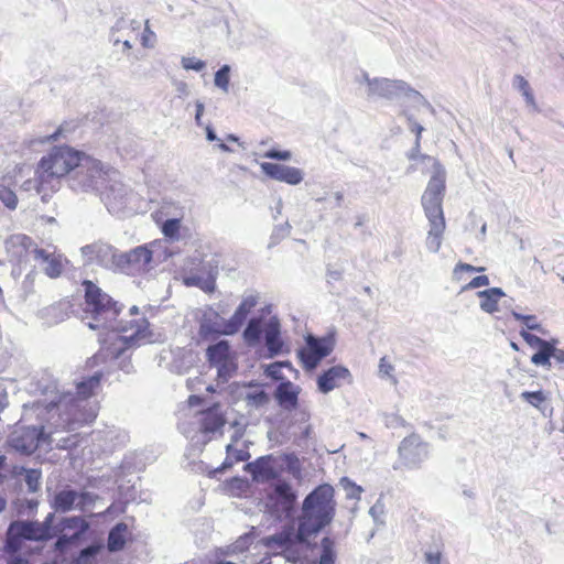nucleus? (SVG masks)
<instances>
[{
	"label": "nucleus",
	"instance_id": "f257e3e1",
	"mask_svg": "<svg viewBox=\"0 0 564 564\" xmlns=\"http://www.w3.org/2000/svg\"><path fill=\"white\" fill-rule=\"evenodd\" d=\"M83 286L85 291V312L91 318L87 322V326L91 329L107 330L105 335L99 334V341L104 346L109 344V347L106 348L108 355L119 360L118 367L121 371L132 373L134 367L130 356H127L126 352L150 341L149 322L145 318L128 322L118 321L117 317L121 307L111 296L89 280H85Z\"/></svg>",
	"mask_w": 564,
	"mask_h": 564
},
{
	"label": "nucleus",
	"instance_id": "f03ea898",
	"mask_svg": "<svg viewBox=\"0 0 564 564\" xmlns=\"http://www.w3.org/2000/svg\"><path fill=\"white\" fill-rule=\"evenodd\" d=\"M101 371L83 378L76 384V391L61 390L58 382L44 375L36 383V390L43 399L36 402L40 414L46 415V421L54 431H75L84 424L91 423L98 414V403L93 399L102 378Z\"/></svg>",
	"mask_w": 564,
	"mask_h": 564
},
{
	"label": "nucleus",
	"instance_id": "7ed1b4c3",
	"mask_svg": "<svg viewBox=\"0 0 564 564\" xmlns=\"http://www.w3.org/2000/svg\"><path fill=\"white\" fill-rule=\"evenodd\" d=\"M86 153L69 145H55L44 155L35 170L34 187L43 202L58 189L62 177L68 178Z\"/></svg>",
	"mask_w": 564,
	"mask_h": 564
},
{
	"label": "nucleus",
	"instance_id": "20e7f679",
	"mask_svg": "<svg viewBox=\"0 0 564 564\" xmlns=\"http://www.w3.org/2000/svg\"><path fill=\"white\" fill-rule=\"evenodd\" d=\"M445 180V169L438 161H434L433 174L421 198L422 207L430 225L425 245L433 253L438 252L446 227L442 207L446 188Z\"/></svg>",
	"mask_w": 564,
	"mask_h": 564
},
{
	"label": "nucleus",
	"instance_id": "39448f33",
	"mask_svg": "<svg viewBox=\"0 0 564 564\" xmlns=\"http://www.w3.org/2000/svg\"><path fill=\"white\" fill-rule=\"evenodd\" d=\"M334 495L332 485L322 484L304 498L299 517L302 530L308 528L316 535L333 521L336 509Z\"/></svg>",
	"mask_w": 564,
	"mask_h": 564
},
{
	"label": "nucleus",
	"instance_id": "423d86ee",
	"mask_svg": "<svg viewBox=\"0 0 564 564\" xmlns=\"http://www.w3.org/2000/svg\"><path fill=\"white\" fill-rule=\"evenodd\" d=\"M242 338L249 347H257L263 341L268 358L283 354L284 341L281 336V323L276 316L269 319L263 316L251 317L242 332Z\"/></svg>",
	"mask_w": 564,
	"mask_h": 564
},
{
	"label": "nucleus",
	"instance_id": "0eeeda50",
	"mask_svg": "<svg viewBox=\"0 0 564 564\" xmlns=\"http://www.w3.org/2000/svg\"><path fill=\"white\" fill-rule=\"evenodd\" d=\"M297 494L286 480L270 482L264 489L262 505L264 513L276 522L292 519L295 512Z\"/></svg>",
	"mask_w": 564,
	"mask_h": 564
},
{
	"label": "nucleus",
	"instance_id": "6e6552de",
	"mask_svg": "<svg viewBox=\"0 0 564 564\" xmlns=\"http://www.w3.org/2000/svg\"><path fill=\"white\" fill-rule=\"evenodd\" d=\"M111 169L106 167L99 160L85 154L68 178L74 192H100V185L108 180Z\"/></svg>",
	"mask_w": 564,
	"mask_h": 564
},
{
	"label": "nucleus",
	"instance_id": "1a4fd4ad",
	"mask_svg": "<svg viewBox=\"0 0 564 564\" xmlns=\"http://www.w3.org/2000/svg\"><path fill=\"white\" fill-rule=\"evenodd\" d=\"M100 199L108 212L118 215L124 210L133 212L138 195L119 178V172L112 170L104 189L99 192Z\"/></svg>",
	"mask_w": 564,
	"mask_h": 564
},
{
	"label": "nucleus",
	"instance_id": "9d476101",
	"mask_svg": "<svg viewBox=\"0 0 564 564\" xmlns=\"http://www.w3.org/2000/svg\"><path fill=\"white\" fill-rule=\"evenodd\" d=\"M52 539V534L36 520H13L6 531L3 552L20 553L24 541L47 542Z\"/></svg>",
	"mask_w": 564,
	"mask_h": 564
},
{
	"label": "nucleus",
	"instance_id": "9b49d317",
	"mask_svg": "<svg viewBox=\"0 0 564 564\" xmlns=\"http://www.w3.org/2000/svg\"><path fill=\"white\" fill-rule=\"evenodd\" d=\"M53 431L44 425H17L7 438L8 447L22 456H30L48 442Z\"/></svg>",
	"mask_w": 564,
	"mask_h": 564
},
{
	"label": "nucleus",
	"instance_id": "f8f14e48",
	"mask_svg": "<svg viewBox=\"0 0 564 564\" xmlns=\"http://www.w3.org/2000/svg\"><path fill=\"white\" fill-rule=\"evenodd\" d=\"M368 97H380L389 100L405 97L415 105L431 108V104L421 93L410 87L405 82L398 79L373 78L370 83Z\"/></svg>",
	"mask_w": 564,
	"mask_h": 564
},
{
	"label": "nucleus",
	"instance_id": "ddd939ff",
	"mask_svg": "<svg viewBox=\"0 0 564 564\" xmlns=\"http://www.w3.org/2000/svg\"><path fill=\"white\" fill-rule=\"evenodd\" d=\"M334 347V334H327L322 337L308 334L305 337V347L297 352L303 368L306 371L315 370L321 361L332 354Z\"/></svg>",
	"mask_w": 564,
	"mask_h": 564
},
{
	"label": "nucleus",
	"instance_id": "4468645a",
	"mask_svg": "<svg viewBox=\"0 0 564 564\" xmlns=\"http://www.w3.org/2000/svg\"><path fill=\"white\" fill-rule=\"evenodd\" d=\"M206 358L210 367L217 369V378L221 383L228 382L237 372L236 356L226 339L209 345L206 349Z\"/></svg>",
	"mask_w": 564,
	"mask_h": 564
},
{
	"label": "nucleus",
	"instance_id": "2eb2a0df",
	"mask_svg": "<svg viewBox=\"0 0 564 564\" xmlns=\"http://www.w3.org/2000/svg\"><path fill=\"white\" fill-rule=\"evenodd\" d=\"M399 459L393 464V469H416L429 457V444L417 434L404 437L398 448Z\"/></svg>",
	"mask_w": 564,
	"mask_h": 564
},
{
	"label": "nucleus",
	"instance_id": "dca6fc26",
	"mask_svg": "<svg viewBox=\"0 0 564 564\" xmlns=\"http://www.w3.org/2000/svg\"><path fill=\"white\" fill-rule=\"evenodd\" d=\"M86 264H98L112 272H118V258L120 251L110 243L95 241L80 248Z\"/></svg>",
	"mask_w": 564,
	"mask_h": 564
},
{
	"label": "nucleus",
	"instance_id": "f3484780",
	"mask_svg": "<svg viewBox=\"0 0 564 564\" xmlns=\"http://www.w3.org/2000/svg\"><path fill=\"white\" fill-rule=\"evenodd\" d=\"M315 535L310 531L308 528L305 530L301 529V521L297 520V528L295 529L292 524L283 527V529L269 536L262 538L259 543L268 550L278 547L284 549L292 545H304L311 536Z\"/></svg>",
	"mask_w": 564,
	"mask_h": 564
},
{
	"label": "nucleus",
	"instance_id": "a211bd4d",
	"mask_svg": "<svg viewBox=\"0 0 564 564\" xmlns=\"http://www.w3.org/2000/svg\"><path fill=\"white\" fill-rule=\"evenodd\" d=\"M117 265V273L135 275L149 272L152 265H150V253L147 245L138 246L126 252L120 251Z\"/></svg>",
	"mask_w": 564,
	"mask_h": 564
},
{
	"label": "nucleus",
	"instance_id": "6ab92c4d",
	"mask_svg": "<svg viewBox=\"0 0 564 564\" xmlns=\"http://www.w3.org/2000/svg\"><path fill=\"white\" fill-rule=\"evenodd\" d=\"M198 324V335L202 339H215L220 335L231 336L236 334L228 332V319H224L220 314L212 307H207L203 311Z\"/></svg>",
	"mask_w": 564,
	"mask_h": 564
},
{
	"label": "nucleus",
	"instance_id": "aec40b11",
	"mask_svg": "<svg viewBox=\"0 0 564 564\" xmlns=\"http://www.w3.org/2000/svg\"><path fill=\"white\" fill-rule=\"evenodd\" d=\"M4 243L10 260L18 263L26 261L30 257L35 259V250L41 249L29 236L23 234L11 235Z\"/></svg>",
	"mask_w": 564,
	"mask_h": 564
},
{
	"label": "nucleus",
	"instance_id": "412c9836",
	"mask_svg": "<svg viewBox=\"0 0 564 564\" xmlns=\"http://www.w3.org/2000/svg\"><path fill=\"white\" fill-rule=\"evenodd\" d=\"M260 169L269 178L289 185H297L304 178V173L301 169L280 163L262 162L260 163Z\"/></svg>",
	"mask_w": 564,
	"mask_h": 564
},
{
	"label": "nucleus",
	"instance_id": "4be33fe9",
	"mask_svg": "<svg viewBox=\"0 0 564 564\" xmlns=\"http://www.w3.org/2000/svg\"><path fill=\"white\" fill-rule=\"evenodd\" d=\"M352 376L348 368L341 365L332 366L318 375L316 379L319 392L327 394L335 388L340 387L341 382L351 383Z\"/></svg>",
	"mask_w": 564,
	"mask_h": 564
},
{
	"label": "nucleus",
	"instance_id": "5701e85b",
	"mask_svg": "<svg viewBox=\"0 0 564 564\" xmlns=\"http://www.w3.org/2000/svg\"><path fill=\"white\" fill-rule=\"evenodd\" d=\"M276 457L273 455L260 456L253 462L246 465V470L252 476L256 481H278L280 479V473L274 467Z\"/></svg>",
	"mask_w": 564,
	"mask_h": 564
},
{
	"label": "nucleus",
	"instance_id": "b1692460",
	"mask_svg": "<svg viewBox=\"0 0 564 564\" xmlns=\"http://www.w3.org/2000/svg\"><path fill=\"white\" fill-rule=\"evenodd\" d=\"M128 434L115 426H107L104 430L94 431L91 433V440L94 443H98L99 448L102 452H112L118 446H122L128 442Z\"/></svg>",
	"mask_w": 564,
	"mask_h": 564
},
{
	"label": "nucleus",
	"instance_id": "393cba45",
	"mask_svg": "<svg viewBox=\"0 0 564 564\" xmlns=\"http://www.w3.org/2000/svg\"><path fill=\"white\" fill-rule=\"evenodd\" d=\"M300 390L290 380H283L276 386L273 397L281 409L291 412L299 405Z\"/></svg>",
	"mask_w": 564,
	"mask_h": 564
},
{
	"label": "nucleus",
	"instance_id": "a878e982",
	"mask_svg": "<svg viewBox=\"0 0 564 564\" xmlns=\"http://www.w3.org/2000/svg\"><path fill=\"white\" fill-rule=\"evenodd\" d=\"M202 269L207 272L203 275L198 272H191L184 278L187 286H196L205 293H213L216 289L217 267H213L209 262L203 263Z\"/></svg>",
	"mask_w": 564,
	"mask_h": 564
},
{
	"label": "nucleus",
	"instance_id": "bb28decb",
	"mask_svg": "<svg viewBox=\"0 0 564 564\" xmlns=\"http://www.w3.org/2000/svg\"><path fill=\"white\" fill-rule=\"evenodd\" d=\"M258 304V297L256 295H248L242 299L232 316L228 319V332L238 333L247 321L248 315Z\"/></svg>",
	"mask_w": 564,
	"mask_h": 564
},
{
	"label": "nucleus",
	"instance_id": "cd10ccee",
	"mask_svg": "<svg viewBox=\"0 0 564 564\" xmlns=\"http://www.w3.org/2000/svg\"><path fill=\"white\" fill-rule=\"evenodd\" d=\"M317 549L316 544H312L310 540L304 545H292L281 550V552L273 553V556H282L285 562L293 564H302L308 561V553H313Z\"/></svg>",
	"mask_w": 564,
	"mask_h": 564
},
{
	"label": "nucleus",
	"instance_id": "c85d7f7f",
	"mask_svg": "<svg viewBox=\"0 0 564 564\" xmlns=\"http://www.w3.org/2000/svg\"><path fill=\"white\" fill-rule=\"evenodd\" d=\"M35 261L50 278H57L61 275L63 264L59 256H55L44 249L35 250Z\"/></svg>",
	"mask_w": 564,
	"mask_h": 564
},
{
	"label": "nucleus",
	"instance_id": "c756f323",
	"mask_svg": "<svg viewBox=\"0 0 564 564\" xmlns=\"http://www.w3.org/2000/svg\"><path fill=\"white\" fill-rule=\"evenodd\" d=\"M226 423V419L220 411V405L215 403L203 412L200 420V430L204 433H215Z\"/></svg>",
	"mask_w": 564,
	"mask_h": 564
},
{
	"label": "nucleus",
	"instance_id": "7c9ffc66",
	"mask_svg": "<svg viewBox=\"0 0 564 564\" xmlns=\"http://www.w3.org/2000/svg\"><path fill=\"white\" fill-rule=\"evenodd\" d=\"M77 499V491L67 486L66 488L55 492L50 505L54 511L66 513L75 509Z\"/></svg>",
	"mask_w": 564,
	"mask_h": 564
},
{
	"label": "nucleus",
	"instance_id": "2f4dec72",
	"mask_svg": "<svg viewBox=\"0 0 564 564\" xmlns=\"http://www.w3.org/2000/svg\"><path fill=\"white\" fill-rule=\"evenodd\" d=\"M520 336L522 339L532 348H536V352H534L531 356V362L535 366H539V364L542 360L546 359V349L551 343V340L543 339L534 334H531L530 332L525 329L520 330Z\"/></svg>",
	"mask_w": 564,
	"mask_h": 564
},
{
	"label": "nucleus",
	"instance_id": "473e14b6",
	"mask_svg": "<svg viewBox=\"0 0 564 564\" xmlns=\"http://www.w3.org/2000/svg\"><path fill=\"white\" fill-rule=\"evenodd\" d=\"M128 530V524L124 522H118L109 530L107 549L110 553H117L124 549Z\"/></svg>",
	"mask_w": 564,
	"mask_h": 564
},
{
	"label": "nucleus",
	"instance_id": "72a5a7b5",
	"mask_svg": "<svg viewBox=\"0 0 564 564\" xmlns=\"http://www.w3.org/2000/svg\"><path fill=\"white\" fill-rule=\"evenodd\" d=\"M505 295L506 293L500 288H490L477 292V296L481 299L480 308L488 314H492L498 311V303Z\"/></svg>",
	"mask_w": 564,
	"mask_h": 564
},
{
	"label": "nucleus",
	"instance_id": "f704fd0d",
	"mask_svg": "<svg viewBox=\"0 0 564 564\" xmlns=\"http://www.w3.org/2000/svg\"><path fill=\"white\" fill-rule=\"evenodd\" d=\"M147 249L150 253V265H152V268L166 261L173 256V251L169 249L166 240H155L147 245Z\"/></svg>",
	"mask_w": 564,
	"mask_h": 564
},
{
	"label": "nucleus",
	"instance_id": "c9c22d12",
	"mask_svg": "<svg viewBox=\"0 0 564 564\" xmlns=\"http://www.w3.org/2000/svg\"><path fill=\"white\" fill-rule=\"evenodd\" d=\"M104 547L105 544L101 540L94 541L82 549L73 561L75 564H93Z\"/></svg>",
	"mask_w": 564,
	"mask_h": 564
},
{
	"label": "nucleus",
	"instance_id": "e433bc0d",
	"mask_svg": "<svg viewBox=\"0 0 564 564\" xmlns=\"http://www.w3.org/2000/svg\"><path fill=\"white\" fill-rule=\"evenodd\" d=\"M558 340L552 338L546 349V359L542 360L539 366L550 369L552 367L551 359L553 358L555 364L560 365V369L564 370V350L557 348Z\"/></svg>",
	"mask_w": 564,
	"mask_h": 564
},
{
	"label": "nucleus",
	"instance_id": "4c0bfd02",
	"mask_svg": "<svg viewBox=\"0 0 564 564\" xmlns=\"http://www.w3.org/2000/svg\"><path fill=\"white\" fill-rule=\"evenodd\" d=\"M335 543L334 541L325 536L321 542V554L316 561L317 564H335L336 553H335Z\"/></svg>",
	"mask_w": 564,
	"mask_h": 564
},
{
	"label": "nucleus",
	"instance_id": "58836bf2",
	"mask_svg": "<svg viewBox=\"0 0 564 564\" xmlns=\"http://www.w3.org/2000/svg\"><path fill=\"white\" fill-rule=\"evenodd\" d=\"M243 400L248 406L260 409L269 403L270 397L263 389L258 388L253 391H248Z\"/></svg>",
	"mask_w": 564,
	"mask_h": 564
},
{
	"label": "nucleus",
	"instance_id": "ea45409f",
	"mask_svg": "<svg viewBox=\"0 0 564 564\" xmlns=\"http://www.w3.org/2000/svg\"><path fill=\"white\" fill-rule=\"evenodd\" d=\"M89 523L80 516L64 517L58 521V533L64 530L89 529Z\"/></svg>",
	"mask_w": 564,
	"mask_h": 564
},
{
	"label": "nucleus",
	"instance_id": "a19ab883",
	"mask_svg": "<svg viewBox=\"0 0 564 564\" xmlns=\"http://www.w3.org/2000/svg\"><path fill=\"white\" fill-rule=\"evenodd\" d=\"M284 463V470L288 471L294 479L302 478V467L300 459L294 453H285L281 456Z\"/></svg>",
	"mask_w": 564,
	"mask_h": 564
},
{
	"label": "nucleus",
	"instance_id": "79ce46f5",
	"mask_svg": "<svg viewBox=\"0 0 564 564\" xmlns=\"http://www.w3.org/2000/svg\"><path fill=\"white\" fill-rule=\"evenodd\" d=\"M181 219L169 218L162 223L161 230L167 240L175 241L180 238Z\"/></svg>",
	"mask_w": 564,
	"mask_h": 564
},
{
	"label": "nucleus",
	"instance_id": "37998d69",
	"mask_svg": "<svg viewBox=\"0 0 564 564\" xmlns=\"http://www.w3.org/2000/svg\"><path fill=\"white\" fill-rule=\"evenodd\" d=\"M511 315L514 317V319L522 322L525 330H536L543 335L546 333L543 326L536 322L535 315H524L516 311H511Z\"/></svg>",
	"mask_w": 564,
	"mask_h": 564
},
{
	"label": "nucleus",
	"instance_id": "c03bdc74",
	"mask_svg": "<svg viewBox=\"0 0 564 564\" xmlns=\"http://www.w3.org/2000/svg\"><path fill=\"white\" fill-rule=\"evenodd\" d=\"M230 66L225 64L215 73L214 84L224 93H228L230 83Z\"/></svg>",
	"mask_w": 564,
	"mask_h": 564
},
{
	"label": "nucleus",
	"instance_id": "a18cd8bd",
	"mask_svg": "<svg viewBox=\"0 0 564 564\" xmlns=\"http://www.w3.org/2000/svg\"><path fill=\"white\" fill-rule=\"evenodd\" d=\"M257 538L254 529L250 532L241 535L231 546L232 553H243L248 551L249 547L253 544L254 539Z\"/></svg>",
	"mask_w": 564,
	"mask_h": 564
},
{
	"label": "nucleus",
	"instance_id": "49530a36",
	"mask_svg": "<svg viewBox=\"0 0 564 564\" xmlns=\"http://www.w3.org/2000/svg\"><path fill=\"white\" fill-rule=\"evenodd\" d=\"M42 471L37 468H30L25 476L24 481L28 486L29 492H37L41 489Z\"/></svg>",
	"mask_w": 564,
	"mask_h": 564
},
{
	"label": "nucleus",
	"instance_id": "de8ad7c7",
	"mask_svg": "<svg viewBox=\"0 0 564 564\" xmlns=\"http://www.w3.org/2000/svg\"><path fill=\"white\" fill-rule=\"evenodd\" d=\"M339 485L343 487L346 494L347 499H360V495L364 491L362 487L355 484L348 477H343L339 481Z\"/></svg>",
	"mask_w": 564,
	"mask_h": 564
},
{
	"label": "nucleus",
	"instance_id": "09e8293b",
	"mask_svg": "<svg viewBox=\"0 0 564 564\" xmlns=\"http://www.w3.org/2000/svg\"><path fill=\"white\" fill-rule=\"evenodd\" d=\"M77 501L75 509H78L83 512L87 511L89 508L94 507L96 499L98 496L90 491H77Z\"/></svg>",
	"mask_w": 564,
	"mask_h": 564
},
{
	"label": "nucleus",
	"instance_id": "8fccbe9b",
	"mask_svg": "<svg viewBox=\"0 0 564 564\" xmlns=\"http://www.w3.org/2000/svg\"><path fill=\"white\" fill-rule=\"evenodd\" d=\"M386 507L382 499L379 498L369 509V516L372 518L377 528L384 525Z\"/></svg>",
	"mask_w": 564,
	"mask_h": 564
},
{
	"label": "nucleus",
	"instance_id": "3c124183",
	"mask_svg": "<svg viewBox=\"0 0 564 564\" xmlns=\"http://www.w3.org/2000/svg\"><path fill=\"white\" fill-rule=\"evenodd\" d=\"M520 398L536 409H540L542 403H544L546 400V395L544 394V392L542 390L523 391L520 394Z\"/></svg>",
	"mask_w": 564,
	"mask_h": 564
},
{
	"label": "nucleus",
	"instance_id": "603ef678",
	"mask_svg": "<svg viewBox=\"0 0 564 564\" xmlns=\"http://www.w3.org/2000/svg\"><path fill=\"white\" fill-rule=\"evenodd\" d=\"M0 203L9 209H15L18 205L15 193L2 184H0Z\"/></svg>",
	"mask_w": 564,
	"mask_h": 564
},
{
	"label": "nucleus",
	"instance_id": "864d4df0",
	"mask_svg": "<svg viewBox=\"0 0 564 564\" xmlns=\"http://www.w3.org/2000/svg\"><path fill=\"white\" fill-rule=\"evenodd\" d=\"M291 231V225L285 221L279 226H275L270 238V247L276 245L281 239L285 238Z\"/></svg>",
	"mask_w": 564,
	"mask_h": 564
},
{
	"label": "nucleus",
	"instance_id": "5fc2aeb1",
	"mask_svg": "<svg viewBox=\"0 0 564 564\" xmlns=\"http://www.w3.org/2000/svg\"><path fill=\"white\" fill-rule=\"evenodd\" d=\"M181 65L186 70H195V72H202L206 67V63L204 61L195 58V57H186V56L182 57Z\"/></svg>",
	"mask_w": 564,
	"mask_h": 564
},
{
	"label": "nucleus",
	"instance_id": "6e6d98bb",
	"mask_svg": "<svg viewBox=\"0 0 564 564\" xmlns=\"http://www.w3.org/2000/svg\"><path fill=\"white\" fill-rule=\"evenodd\" d=\"M281 368H282V364L280 361L273 362L265 367L264 375L275 381L281 382L283 380H286L281 372Z\"/></svg>",
	"mask_w": 564,
	"mask_h": 564
},
{
	"label": "nucleus",
	"instance_id": "4d7b16f0",
	"mask_svg": "<svg viewBox=\"0 0 564 564\" xmlns=\"http://www.w3.org/2000/svg\"><path fill=\"white\" fill-rule=\"evenodd\" d=\"M55 512H50L45 519L41 522V524L44 527V529L48 532V534H52V538L54 539L58 533V522L55 523L56 516Z\"/></svg>",
	"mask_w": 564,
	"mask_h": 564
},
{
	"label": "nucleus",
	"instance_id": "13d9d810",
	"mask_svg": "<svg viewBox=\"0 0 564 564\" xmlns=\"http://www.w3.org/2000/svg\"><path fill=\"white\" fill-rule=\"evenodd\" d=\"M264 158L275 161H290L292 159V152L289 150L270 149L264 154Z\"/></svg>",
	"mask_w": 564,
	"mask_h": 564
},
{
	"label": "nucleus",
	"instance_id": "bf43d9fd",
	"mask_svg": "<svg viewBox=\"0 0 564 564\" xmlns=\"http://www.w3.org/2000/svg\"><path fill=\"white\" fill-rule=\"evenodd\" d=\"M394 367L387 360V357H382L379 361V373L381 377L391 378L393 383H397V379L392 376Z\"/></svg>",
	"mask_w": 564,
	"mask_h": 564
},
{
	"label": "nucleus",
	"instance_id": "052dcab7",
	"mask_svg": "<svg viewBox=\"0 0 564 564\" xmlns=\"http://www.w3.org/2000/svg\"><path fill=\"white\" fill-rule=\"evenodd\" d=\"M55 538H56L55 543H54L55 551H57L59 553H65L72 547V545L69 544L67 534H62V532H61V533H57V535Z\"/></svg>",
	"mask_w": 564,
	"mask_h": 564
},
{
	"label": "nucleus",
	"instance_id": "680f3d73",
	"mask_svg": "<svg viewBox=\"0 0 564 564\" xmlns=\"http://www.w3.org/2000/svg\"><path fill=\"white\" fill-rule=\"evenodd\" d=\"M206 139L210 142L213 141H218V144L217 147L223 151V152H232V149L227 145L225 142L220 141L215 132V130L213 129L212 126H207L206 127Z\"/></svg>",
	"mask_w": 564,
	"mask_h": 564
},
{
	"label": "nucleus",
	"instance_id": "e2e57ef3",
	"mask_svg": "<svg viewBox=\"0 0 564 564\" xmlns=\"http://www.w3.org/2000/svg\"><path fill=\"white\" fill-rule=\"evenodd\" d=\"M486 285H489V278L487 275H477L463 288V291L478 289Z\"/></svg>",
	"mask_w": 564,
	"mask_h": 564
},
{
	"label": "nucleus",
	"instance_id": "0e129e2a",
	"mask_svg": "<svg viewBox=\"0 0 564 564\" xmlns=\"http://www.w3.org/2000/svg\"><path fill=\"white\" fill-rule=\"evenodd\" d=\"M89 529H79L75 531L73 534L68 535L69 544L73 546H78L85 540L86 533Z\"/></svg>",
	"mask_w": 564,
	"mask_h": 564
},
{
	"label": "nucleus",
	"instance_id": "69168bd1",
	"mask_svg": "<svg viewBox=\"0 0 564 564\" xmlns=\"http://www.w3.org/2000/svg\"><path fill=\"white\" fill-rule=\"evenodd\" d=\"M425 563L426 564H441L442 562V552L440 550L436 551H425L424 552Z\"/></svg>",
	"mask_w": 564,
	"mask_h": 564
},
{
	"label": "nucleus",
	"instance_id": "338daca9",
	"mask_svg": "<svg viewBox=\"0 0 564 564\" xmlns=\"http://www.w3.org/2000/svg\"><path fill=\"white\" fill-rule=\"evenodd\" d=\"M512 85L521 94L531 88L529 82L521 75L513 77Z\"/></svg>",
	"mask_w": 564,
	"mask_h": 564
},
{
	"label": "nucleus",
	"instance_id": "774afa93",
	"mask_svg": "<svg viewBox=\"0 0 564 564\" xmlns=\"http://www.w3.org/2000/svg\"><path fill=\"white\" fill-rule=\"evenodd\" d=\"M7 555V564H29L28 560L20 553H4Z\"/></svg>",
	"mask_w": 564,
	"mask_h": 564
}]
</instances>
